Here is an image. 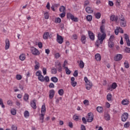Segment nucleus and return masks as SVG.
<instances>
[{"instance_id":"ea45409f","label":"nucleus","mask_w":130,"mask_h":130,"mask_svg":"<svg viewBox=\"0 0 130 130\" xmlns=\"http://www.w3.org/2000/svg\"><path fill=\"white\" fill-rule=\"evenodd\" d=\"M58 94L60 96H62L63 95V89H61L58 90Z\"/></svg>"},{"instance_id":"2f4dec72","label":"nucleus","mask_w":130,"mask_h":130,"mask_svg":"<svg viewBox=\"0 0 130 130\" xmlns=\"http://www.w3.org/2000/svg\"><path fill=\"white\" fill-rule=\"evenodd\" d=\"M97 111L101 113V112H103V108L102 107H98L96 108Z\"/></svg>"},{"instance_id":"680f3d73","label":"nucleus","mask_w":130,"mask_h":130,"mask_svg":"<svg viewBox=\"0 0 130 130\" xmlns=\"http://www.w3.org/2000/svg\"><path fill=\"white\" fill-rule=\"evenodd\" d=\"M114 39V36L112 35L110 36V38L109 39V41H113V40Z\"/></svg>"},{"instance_id":"0eeeda50","label":"nucleus","mask_w":130,"mask_h":130,"mask_svg":"<svg viewBox=\"0 0 130 130\" xmlns=\"http://www.w3.org/2000/svg\"><path fill=\"white\" fill-rule=\"evenodd\" d=\"M57 42L59 43V44H62L63 43V38H62V37L61 36H59L58 34H57V39H56Z\"/></svg>"},{"instance_id":"393cba45","label":"nucleus","mask_w":130,"mask_h":130,"mask_svg":"<svg viewBox=\"0 0 130 130\" xmlns=\"http://www.w3.org/2000/svg\"><path fill=\"white\" fill-rule=\"evenodd\" d=\"M108 46L109 47H110V48H112V47H113V46H114V43H113L112 41H109L108 42Z\"/></svg>"},{"instance_id":"412c9836","label":"nucleus","mask_w":130,"mask_h":130,"mask_svg":"<svg viewBox=\"0 0 130 130\" xmlns=\"http://www.w3.org/2000/svg\"><path fill=\"white\" fill-rule=\"evenodd\" d=\"M26 59V55H25V54H21L20 56H19V59H20V60H25V59Z\"/></svg>"},{"instance_id":"c85d7f7f","label":"nucleus","mask_w":130,"mask_h":130,"mask_svg":"<svg viewBox=\"0 0 130 130\" xmlns=\"http://www.w3.org/2000/svg\"><path fill=\"white\" fill-rule=\"evenodd\" d=\"M23 100H24V101H28V100H29V94L25 93L23 97Z\"/></svg>"},{"instance_id":"4d7b16f0","label":"nucleus","mask_w":130,"mask_h":130,"mask_svg":"<svg viewBox=\"0 0 130 130\" xmlns=\"http://www.w3.org/2000/svg\"><path fill=\"white\" fill-rule=\"evenodd\" d=\"M60 17L61 18H64L66 16V12H62V13L60 14Z\"/></svg>"},{"instance_id":"b1692460","label":"nucleus","mask_w":130,"mask_h":130,"mask_svg":"<svg viewBox=\"0 0 130 130\" xmlns=\"http://www.w3.org/2000/svg\"><path fill=\"white\" fill-rule=\"evenodd\" d=\"M100 30H101V32H102L103 33V34H105V26H104V25H102L101 27H100Z\"/></svg>"},{"instance_id":"774afa93","label":"nucleus","mask_w":130,"mask_h":130,"mask_svg":"<svg viewBox=\"0 0 130 130\" xmlns=\"http://www.w3.org/2000/svg\"><path fill=\"white\" fill-rule=\"evenodd\" d=\"M81 130H86V126L84 125H82L81 127Z\"/></svg>"},{"instance_id":"a878e982","label":"nucleus","mask_w":130,"mask_h":130,"mask_svg":"<svg viewBox=\"0 0 130 130\" xmlns=\"http://www.w3.org/2000/svg\"><path fill=\"white\" fill-rule=\"evenodd\" d=\"M59 11L61 13H66V7L63 6H61L59 8Z\"/></svg>"},{"instance_id":"dca6fc26","label":"nucleus","mask_w":130,"mask_h":130,"mask_svg":"<svg viewBox=\"0 0 130 130\" xmlns=\"http://www.w3.org/2000/svg\"><path fill=\"white\" fill-rule=\"evenodd\" d=\"M86 36L84 35H82L81 36V41L83 44H86Z\"/></svg>"},{"instance_id":"20e7f679","label":"nucleus","mask_w":130,"mask_h":130,"mask_svg":"<svg viewBox=\"0 0 130 130\" xmlns=\"http://www.w3.org/2000/svg\"><path fill=\"white\" fill-rule=\"evenodd\" d=\"M94 119V115L92 113H88V116L86 117L87 122H92Z\"/></svg>"},{"instance_id":"052dcab7","label":"nucleus","mask_w":130,"mask_h":130,"mask_svg":"<svg viewBox=\"0 0 130 130\" xmlns=\"http://www.w3.org/2000/svg\"><path fill=\"white\" fill-rule=\"evenodd\" d=\"M78 71L77 70H76L73 74V76L74 77H78Z\"/></svg>"},{"instance_id":"8fccbe9b","label":"nucleus","mask_w":130,"mask_h":130,"mask_svg":"<svg viewBox=\"0 0 130 130\" xmlns=\"http://www.w3.org/2000/svg\"><path fill=\"white\" fill-rule=\"evenodd\" d=\"M12 130H18V127L15 125H12L11 126Z\"/></svg>"},{"instance_id":"473e14b6","label":"nucleus","mask_w":130,"mask_h":130,"mask_svg":"<svg viewBox=\"0 0 130 130\" xmlns=\"http://www.w3.org/2000/svg\"><path fill=\"white\" fill-rule=\"evenodd\" d=\"M92 15H88L86 16V20L89 22H91L92 21Z\"/></svg>"},{"instance_id":"f704fd0d","label":"nucleus","mask_w":130,"mask_h":130,"mask_svg":"<svg viewBox=\"0 0 130 130\" xmlns=\"http://www.w3.org/2000/svg\"><path fill=\"white\" fill-rule=\"evenodd\" d=\"M64 69L66 70V74L67 75H71V70L67 67H64Z\"/></svg>"},{"instance_id":"09e8293b","label":"nucleus","mask_w":130,"mask_h":130,"mask_svg":"<svg viewBox=\"0 0 130 130\" xmlns=\"http://www.w3.org/2000/svg\"><path fill=\"white\" fill-rule=\"evenodd\" d=\"M71 84L73 87H76L77 86V82L71 81Z\"/></svg>"},{"instance_id":"f03ea898","label":"nucleus","mask_w":130,"mask_h":130,"mask_svg":"<svg viewBox=\"0 0 130 130\" xmlns=\"http://www.w3.org/2000/svg\"><path fill=\"white\" fill-rule=\"evenodd\" d=\"M84 81L86 83V89L87 90H90V89L92 88V86H93L92 82H90V80H88V78H87V77H84Z\"/></svg>"},{"instance_id":"f8f14e48","label":"nucleus","mask_w":130,"mask_h":130,"mask_svg":"<svg viewBox=\"0 0 130 130\" xmlns=\"http://www.w3.org/2000/svg\"><path fill=\"white\" fill-rule=\"evenodd\" d=\"M55 93V91H54V90L52 89L50 90L49 95L50 99H52V98L54 97Z\"/></svg>"},{"instance_id":"5701e85b","label":"nucleus","mask_w":130,"mask_h":130,"mask_svg":"<svg viewBox=\"0 0 130 130\" xmlns=\"http://www.w3.org/2000/svg\"><path fill=\"white\" fill-rule=\"evenodd\" d=\"M121 27H125L126 26V21L124 20L123 21H120Z\"/></svg>"},{"instance_id":"bf43d9fd","label":"nucleus","mask_w":130,"mask_h":130,"mask_svg":"<svg viewBox=\"0 0 130 130\" xmlns=\"http://www.w3.org/2000/svg\"><path fill=\"white\" fill-rule=\"evenodd\" d=\"M60 55H59V53H56L55 54V58H59Z\"/></svg>"},{"instance_id":"13d9d810","label":"nucleus","mask_w":130,"mask_h":130,"mask_svg":"<svg viewBox=\"0 0 130 130\" xmlns=\"http://www.w3.org/2000/svg\"><path fill=\"white\" fill-rule=\"evenodd\" d=\"M125 51L127 53H130V48H129L126 47L125 49Z\"/></svg>"},{"instance_id":"c9c22d12","label":"nucleus","mask_w":130,"mask_h":130,"mask_svg":"<svg viewBox=\"0 0 130 130\" xmlns=\"http://www.w3.org/2000/svg\"><path fill=\"white\" fill-rule=\"evenodd\" d=\"M24 117H29V116L30 115V114L29 113V111H25L24 113Z\"/></svg>"},{"instance_id":"69168bd1","label":"nucleus","mask_w":130,"mask_h":130,"mask_svg":"<svg viewBox=\"0 0 130 130\" xmlns=\"http://www.w3.org/2000/svg\"><path fill=\"white\" fill-rule=\"evenodd\" d=\"M47 70H46V68H43V74H44V75H46L47 74Z\"/></svg>"},{"instance_id":"a19ab883","label":"nucleus","mask_w":130,"mask_h":130,"mask_svg":"<svg viewBox=\"0 0 130 130\" xmlns=\"http://www.w3.org/2000/svg\"><path fill=\"white\" fill-rule=\"evenodd\" d=\"M45 19L47 20L49 18V15H48V12H46L44 14Z\"/></svg>"},{"instance_id":"0e129e2a","label":"nucleus","mask_w":130,"mask_h":130,"mask_svg":"<svg viewBox=\"0 0 130 130\" xmlns=\"http://www.w3.org/2000/svg\"><path fill=\"white\" fill-rule=\"evenodd\" d=\"M118 29L119 30V32H120V33H123V30L122 29V28H121V27H118Z\"/></svg>"},{"instance_id":"7ed1b4c3","label":"nucleus","mask_w":130,"mask_h":130,"mask_svg":"<svg viewBox=\"0 0 130 130\" xmlns=\"http://www.w3.org/2000/svg\"><path fill=\"white\" fill-rule=\"evenodd\" d=\"M42 73L41 71H38L36 73V76L38 77L39 81L40 82H44V76L42 75Z\"/></svg>"},{"instance_id":"de8ad7c7","label":"nucleus","mask_w":130,"mask_h":130,"mask_svg":"<svg viewBox=\"0 0 130 130\" xmlns=\"http://www.w3.org/2000/svg\"><path fill=\"white\" fill-rule=\"evenodd\" d=\"M116 87H117V84H116V83H113L112 84V87H113V89L114 90V89H116Z\"/></svg>"},{"instance_id":"49530a36","label":"nucleus","mask_w":130,"mask_h":130,"mask_svg":"<svg viewBox=\"0 0 130 130\" xmlns=\"http://www.w3.org/2000/svg\"><path fill=\"white\" fill-rule=\"evenodd\" d=\"M56 73H57V71L56 70V69L53 68L51 70V74H56Z\"/></svg>"},{"instance_id":"79ce46f5","label":"nucleus","mask_w":130,"mask_h":130,"mask_svg":"<svg viewBox=\"0 0 130 130\" xmlns=\"http://www.w3.org/2000/svg\"><path fill=\"white\" fill-rule=\"evenodd\" d=\"M16 78L18 81H20V80H22V76L21 75H17Z\"/></svg>"},{"instance_id":"72a5a7b5","label":"nucleus","mask_w":130,"mask_h":130,"mask_svg":"<svg viewBox=\"0 0 130 130\" xmlns=\"http://www.w3.org/2000/svg\"><path fill=\"white\" fill-rule=\"evenodd\" d=\"M105 119L106 120H110V115L109 114H105Z\"/></svg>"},{"instance_id":"e433bc0d","label":"nucleus","mask_w":130,"mask_h":130,"mask_svg":"<svg viewBox=\"0 0 130 130\" xmlns=\"http://www.w3.org/2000/svg\"><path fill=\"white\" fill-rule=\"evenodd\" d=\"M44 82H46V83L49 82V77L47 76L44 77Z\"/></svg>"},{"instance_id":"aec40b11","label":"nucleus","mask_w":130,"mask_h":130,"mask_svg":"<svg viewBox=\"0 0 130 130\" xmlns=\"http://www.w3.org/2000/svg\"><path fill=\"white\" fill-rule=\"evenodd\" d=\"M95 58L97 61H100L101 60V55H100V54H96L95 55Z\"/></svg>"},{"instance_id":"864d4df0","label":"nucleus","mask_w":130,"mask_h":130,"mask_svg":"<svg viewBox=\"0 0 130 130\" xmlns=\"http://www.w3.org/2000/svg\"><path fill=\"white\" fill-rule=\"evenodd\" d=\"M124 127L127 128L129 127V122H127L124 124Z\"/></svg>"},{"instance_id":"603ef678","label":"nucleus","mask_w":130,"mask_h":130,"mask_svg":"<svg viewBox=\"0 0 130 130\" xmlns=\"http://www.w3.org/2000/svg\"><path fill=\"white\" fill-rule=\"evenodd\" d=\"M61 66V64L59 62V61H57V62H55V67L56 68H58V67H60Z\"/></svg>"},{"instance_id":"c756f323","label":"nucleus","mask_w":130,"mask_h":130,"mask_svg":"<svg viewBox=\"0 0 130 130\" xmlns=\"http://www.w3.org/2000/svg\"><path fill=\"white\" fill-rule=\"evenodd\" d=\"M84 66H85V63H84L83 60H80V63H79V67L80 69H84Z\"/></svg>"},{"instance_id":"a211bd4d","label":"nucleus","mask_w":130,"mask_h":130,"mask_svg":"<svg viewBox=\"0 0 130 130\" xmlns=\"http://www.w3.org/2000/svg\"><path fill=\"white\" fill-rule=\"evenodd\" d=\"M35 63L36 64L35 66V70H39V68H40V64L39 62L37 61V60H35Z\"/></svg>"},{"instance_id":"cd10ccee","label":"nucleus","mask_w":130,"mask_h":130,"mask_svg":"<svg viewBox=\"0 0 130 130\" xmlns=\"http://www.w3.org/2000/svg\"><path fill=\"white\" fill-rule=\"evenodd\" d=\"M44 115L45 114L44 113H41L40 114V120H42L41 121L42 123H43V120L44 119Z\"/></svg>"},{"instance_id":"6e6552de","label":"nucleus","mask_w":130,"mask_h":130,"mask_svg":"<svg viewBox=\"0 0 130 130\" xmlns=\"http://www.w3.org/2000/svg\"><path fill=\"white\" fill-rule=\"evenodd\" d=\"M128 118V113H124L121 116V120L123 121V122L126 121V119Z\"/></svg>"},{"instance_id":"e2e57ef3","label":"nucleus","mask_w":130,"mask_h":130,"mask_svg":"<svg viewBox=\"0 0 130 130\" xmlns=\"http://www.w3.org/2000/svg\"><path fill=\"white\" fill-rule=\"evenodd\" d=\"M7 104L8 105H10V106H12V104H13V102L11 100H9L7 101Z\"/></svg>"},{"instance_id":"6e6d98bb","label":"nucleus","mask_w":130,"mask_h":130,"mask_svg":"<svg viewBox=\"0 0 130 130\" xmlns=\"http://www.w3.org/2000/svg\"><path fill=\"white\" fill-rule=\"evenodd\" d=\"M124 67L126 68V69H128L129 68V64L127 63V62H124Z\"/></svg>"},{"instance_id":"5fc2aeb1","label":"nucleus","mask_w":130,"mask_h":130,"mask_svg":"<svg viewBox=\"0 0 130 130\" xmlns=\"http://www.w3.org/2000/svg\"><path fill=\"white\" fill-rule=\"evenodd\" d=\"M124 39H125L126 41L127 40H129V38L128 37V35H127V34H124Z\"/></svg>"},{"instance_id":"37998d69","label":"nucleus","mask_w":130,"mask_h":130,"mask_svg":"<svg viewBox=\"0 0 130 130\" xmlns=\"http://www.w3.org/2000/svg\"><path fill=\"white\" fill-rule=\"evenodd\" d=\"M119 21L120 22L125 21V19H124V17H123L122 15H121V16H120Z\"/></svg>"},{"instance_id":"9b49d317","label":"nucleus","mask_w":130,"mask_h":130,"mask_svg":"<svg viewBox=\"0 0 130 130\" xmlns=\"http://www.w3.org/2000/svg\"><path fill=\"white\" fill-rule=\"evenodd\" d=\"M30 105L33 109H36L37 108V106H36V100H33L32 101L30 102Z\"/></svg>"},{"instance_id":"39448f33","label":"nucleus","mask_w":130,"mask_h":130,"mask_svg":"<svg viewBox=\"0 0 130 130\" xmlns=\"http://www.w3.org/2000/svg\"><path fill=\"white\" fill-rule=\"evenodd\" d=\"M67 18L68 19H71V20H72V21H74V22H78V21H79V19H78V18L77 17H75V16L73 15L72 13H68Z\"/></svg>"},{"instance_id":"4468645a","label":"nucleus","mask_w":130,"mask_h":130,"mask_svg":"<svg viewBox=\"0 0 130 130\" xmlns=\"http://www.w3.org/2000/svg\"><path fill=\"white\" fill-rule=\"evenodd\" d=\"M110 20L114 22H117V20H118V17L116 16L115 15H112L110 17Z\"/></svg>"},{"instance_id":"a18cd8bd","label":"nucleus","mask_w":130,"mask_h":130,"mask_svg":"<svg viewBox=\"0 0 130 130\" xmlns=\"http://www.w3.org/2000/svg\"><path fill=\"white\" fill-rule=\"evenodd\" d=\"M90 5V2L88 0L85 1L84 2V7H87V6H89Z\"/></svg>"},{"instance_id":"338daca9","label":"nucleus","mask_w":130,"mask_h":130,"mask_svg":"<svg viewBox=\"0 0 130 130\" xmlns=\"http://www.w3.org/2000/svg\"><path fill=\"white\" fill-rule=\"evenodd\" d=\"M73 118H74V120H78L79 119V116H78L76 115H74L73 116Z\"/></svg>"},{"instance_id":"3c124183","label":"nucleus","mask_w":130,"mask_h":130,"mask_svg":"<svg viewBox=\"0 0 130 130\" xmlns=\"http://www.w3.org/2000/svg\"><path fill=\"white\" fill-rule=\"evenodd\" d=\"M83 103L84 105L88 106L89 105V101H88V100H85L83 101Z\"/></svg>"},{"instance_id":"f3484780","label":"nucleus","mask_w":130,"mask_h":130,"mask_svg":"<svg viewBox=\"0 0 130 130\" xmlns=\"http://www.w3.org/2000/svg\"><path fill=\"white\" fill-rule=\"evenodd\" d=\"M121 104L122 105H128L129 104V101L127 99L123 100L121 102Z\"/></svg>"},{"instance_id":"4c0bfd02","label":"nucleus","mask_w":130,"mask_h":130,"mask_svg":"<svg viewBox=\"0 0 130 130\" xmlns=\"http://www.w3.org/2000/svg\"><path fill=\"white\" fill-rule=\"evenodd\" d=\"M61 22V19L60 18H56L55 19V23H60Z\"/></svg>"},{"instance_id":"6ab92c4d","label":"nucleus","mask_w":130,"mask_h":130,"mask_svg":"<svg viewBox=\"0 0 130 130\" xmlns=\"http://www.w3.org/2000/svg\"><path fill=\"white\" fill-rule=\"evenodd\" d=\"M46 112V107H45V104H44V105L42 106L41 113H44V114H45Z\"/></svg>"},{"instance_id":"ddd939ff","label":"nucleus","mask_w":130,"mask_h":130,"mask_svg":"<svg viewBox=\"0 0 130 130\" xmlns=\"http://www.w3.org/2000/svg\"><path fill=\"white\" fill-rule=\"evenodd\" d=\"M10 48V40L7 39L6 40V46H5V49L6 50H8Z\"/></svg>"},{"instance_id":"1a4fd4ad","label":"nucleus","mask_w":130,"mask_h":130,"mask_svg":"<svg viewBox=\"0 0 130 130\" xmlns=\"http://www.w3.org/2000/svg\"><path fill=\"white\" fill-rule=\"evenodd\" d=\"M88 35L91 40L92 41L95 40V35H94V34L92 31H88Z\"/></svg>"},{"instance_id":"bb28decb","label":"nucleus","mask_w":130,"mask_h":130,"mask_svg":"<svg viewBox=\"0 0 130 130\" xmlns=\"http://www.w3.org/2000/svg\"><path fill=\"white\" fill-rule=\"evenodd\" d=\"M51 81H52V82H53V83H57L58 79H57V78H56V77H53L51 78Z\"/></svg>"},{"instance_id":"2eb2a0df","label":"nucleus","mask_w":130,"mask_h":130,"mask_svg":"<svg viewBox=\"0 0 130 130\" xmlns=\"http://www.w3.org/2000/svg\"><path fill=\"white\" fill-rule=\"evenodd\" d=\"M85 11L88 14H92V13H93V10H92V8L90 7H87L85 8Z\"/></svg>"},{"instance_id":"9d476101","label":"nucleus","mask_w":130,"mask_h":130,"mask_svg":"<svg viewBox=\"0 0 130 130\" xmlns=\"http://www.w3.org/2000/svg\"><path fill=\"white\" fill-rule=\"evenodd\" d=\"M122 59V55L120 54H118L116 56V57L114 58V59L116 61H119V60H121Z\"/></svg>"},{"instance_id":"4be33fe9","label":"nucleus","mask_w":130,"mask_h":130,"mask_svg":"<svg viewBox=\"0 0 130 130\" xmlns=\"http://www.w3.org/2000/svg\"><path fill=\"white\" fill-rule=\"evenodd\" d=\"M49 36V32H46L44 33L43 35V39L45 40L48 39Z\"/></svg>"},{"instance_id":"7c9ffc66","label":"nucleus","mask_w":130,"mask_h":130,"mask_svg":"<svg viewBox=\"0 0 130 130\" xmlns=\"http://www.w3.org/2000/svg\"><path fill=\"white\" fill-rule=\"evenodd\" d=\"M111 98H112V95L111 93H108L107 95V100L108 101H111Z\"/></svg>"},{"instance_id":"58836bf2","label":"nucleus","mask_w":130,"mask_h":130,"mask_svg":"<svg viewBox=\"0 0 130 130\" xmlns=\"http://www.w3.org/2000/svg\"><path fill=\"white\" fill-rule=\"evenodd\" d=\"M11 113L12 114V115H16L17 113V111H16L15 109H12L11 110Z\"/></svg>"},{"instance_id":"423d86ee","label":"nucleus","mask_w":130,"mask_h":130,"mask_svg":"<svg viewBox=\"0 0 130 130\" xmlns=\"http://www.w3.org/2000/svg\"><path fill=\"white\" fill-rule=\"evenodd\" d=\"M31 52L34 55H39L40 54V52H39L38 49L34 47L31 48Z\"/></svg>"},{"instance_id":"f257e3e1","label":"nucleus","mask_w":130,"mask_h":130,"mask_svg":"<svg viewBox=\"0 0 130 130\" xmlns=\"http://www.w3.org/2000/svg\"><path fill=\"white\" fill-rule=\"evenodd\" d=\"M106 37V34H99L98 35V40L96 41L95 43V45L99 47L100 46V44H102L103 43V40L105 39V38Z\"/></svg>"},{"instance_id":"c03bdc74","label":"nucleus","mask_w":130,"mask_h":130,"mask_svg":"<svg viewBox=\"0 0 130 130\" xmlns=\"http://www.w3.org/2000/svg\"><path fill=\"white\" fill-rule=\"evenodd\" d=\"M100 17H101V14L99 12L95 14V18L96 19H100Z\"/></svg>"}]
</instances>
